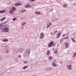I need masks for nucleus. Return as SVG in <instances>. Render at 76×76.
<instances>
[{"mask_svg":"<svg viewBox=\"0 0 76 76\" xmlns=\"http://www.w3.org/2000/svg\"><path fill=\"white\" fill-rule=\"evenodd\" d=\"M52 25L51 23L50 22L48 25H47V28H48Z\"/></svg>","mask_w":76,"mask_h":76,"instance_id":"nucleus-9","label":"nucleus"},{"mask_svg":"<svg viewBox=\"0 0 76 76\" xmlns=\"http://www.w3.org/2000/svg\"><path fill=\"white\" fill-rule=\"evenodd\" d=\"M44 34L43 33H41L40 34V39H42V38L44 37Z\"/></svg>","mask_w":76,"mask_h":76,"instance_id":"nucleus-6","label":"nucleus"},{"mask_svg":"<svg viewBox=\"0 0 76 76\" xmlns=\"http://www.w3.org/2000/svg\"><path fill=\"white\" fill-rule=\"evenodd\" d=\"M65 36H66V34H64L62 36V37H65Z\"/></svg>","mask_w":76,"mask_h":76,"instance_id":"nucleus-31","label":"nucleus"},{"mask_svg":"<svg viewBox=\"0 0 76 76\" xmlns=\"http://www.w3.org/2000/svg\"><path fill=\"white\" fill-rule=\"evenodd\" d=\"M49 60H51V57H50L49 58Z\"/></svg>","mask_w":76,"mask_h":76,"instance_id":"nucleus-32","label":"nucleus"},{"mask_svg":"<svg viewBox=\"0 0 76 76\" xmlns=\"http://www.w3.org/2000/svg\"><path fill=\"white\" fill-rule=\"evenodd\" d=\"M72 41L74 42H76L75 41V40L73 38H72Z\"/></svg>","mask_w":76,"mask_h":76,"instance_id":"nucleus-22","label":"nucleus"},{"mask_svg":"<svg viewBox=\"0 0 76 76\" xmlns=\"http://www.w3.org/2000/svg\"><path fill=\"white\" fill-rule=\"evenodd\" d=\"M54 10V9H52V10Z\"/></svg>","mask_w":76,"mask_h":76,"instance_id":"nucleus-38","label":"nucleus"},{"mask_svg":"<svg viewBox=\"0 0 76 76\" xmlns=\"http://www.w3.org/2000/svg\"><path fill=\"white\" fill-rule=\"evenodd\" d=\"M27 53H30V51H29V53L28 52Z\"/></svg>","mask_w":76,"mask_h":76,"instance_id":"nucleus-37","label":"nucleus"},{"mask_svg":"<svg viewBox=\"0 0 76 76\" xmlns=\"http://www.w3.org/2000/svg\"><path fill=\"white\" fill-rule=\"evenodd\" d=\"M25 9H23L22 10L20 11L19 12H20V13H23V12H25Z\"/></svg>","mask_w":76,"mask_h":76,"instance_id":"nucleus-11","label":"nucleus"},{"mask_svg":"<svg viewBox=\"0 0 76 76\" xmlns=\"http://www.w3.org/2000/svg\"><path fill=\"white\" fill-rule=\"evenodd\" d=\"M56 26V25H55V26Z\"/></svg>","mask_w":76,"mask_h":76,"instance_id":"nucleus-40","label":"nucleus"},{"mask_svg":"<svg viewBox=\"0 0 76 76\" xmlns=\"http://www.w3.org/2000/svg\"><path fill=\"white\" fill-rule=\"evenodd\" d=\"M54 53H55V54H57V52H55Z\"/></svg>","mask_w":76,"mask_h":76,"instance_id":"nucleus-36","label":"nucleus"},{"mask_svg":"<svg viewBox=\"0 0 76 76\" xmlns=\"http://www.w3.org/2000/svg\"><path fill=\"white\" fill-rule=\"evenodd\" d=\"M30 2H32V1H35V0H28Z\"/></svg>","mask_w":76,"mask_h":76,"instance_id":"nucleus-25","label":"nucleus"},{"mask_svg":"<svg viewBox=\"0 0 76 76\" xmlns=\"http://www.w3.org/2000/svg\"><path fill=\"white\" fill-rule=\"evenodd\" d=\"M22 3H18L17 4H15L14 5L15 6H22Z\"/></svg>","mask_w":76,"mask_h":76,"instance_id":"nucleus-4","label":"nucleus"},{"mask_svg":"<svg viewBox=\"0 0 76 76\" xmlns=\"http://www.w3.org/2000/svg\"><path fill=\"white\" fill-rule=\"evenodd\" d=\"M59 33H58L56 36V38H59L60 36H61V31H59Z\"/></svg>","mask_w":76,"mask_h":76,"instance_id":"nucleus-3","label":"nucleus"},{"mask_svg":"<svg viewBox=\"0 0 76 76\" xmlns=\"http://www.w3.org/2000/svg\"><path fill=\"white\" fill-rule=\"evenodd\" d=\"M53 41L51 42V43H49L48 44V47H53V46L55 45V43H53Z\"/></svg>","mask_w":76,"mask_h":76,"instance_id":"nucleus-2","label":"nucleus"},{"mask_svg":"<svg viewBox=\"0 0 76 76\" xmlns=\"http://www.w3.org/2000/svg\"><path fill=\"white\" fill-rule=\"evenodd\" d=\"M16 19V18H15L14 19V18L13 19V20H15Z\"/></svg>","mask_w":76,"mask_h":76,"instance_id":"nucleus-30","label":"nucleus"},{"mask_svg":"<svg viewBox=\"0 0 76 76\" xmlns=\"http://www.w3.org/2000/svg\"><path fill=\"white\" fill-rule=\"evenodd\" d=\"M25 6L26 8H27L28 7H31V6H30L29 4L28 3H27V4H26L25 5Z\"/></svg>","mask_w":76,"mask_h":76,"instance_id":"nucleus-7","label":"nucleus"},{"mask_svg":"<svg viewBox=\"0 0 76 76\" xmlns=\"http://www.w3.org/2000/svg\"><path fill=\"white\" fill-rule=\"evenodd\" d=\"M52 65L54 67H56V66H57V65L54 63H53Z\"/></svg>","mask_w":76,"mask_h":76,"instance_id":"nucleus-16","label":"nucleus"},{"mask_svg":"<svg viewBox=\"0 0 76 76\" xmlns=\"http://www.w3.org/2000/svg\"><path fill=\"white\" fill-rule=\"evenodd\" d=\"M65 44L66 45V46H65L66 48H68V46H69V45H68V43H65Z\"/></svg>","mask_w":76,"mask_h":76,"instance_id":"nucleus-13","label":"nucleus"},{"mask_svg":"<svg viewBox=\"0 0 76 76\" xmlns=\"http://www.w3.org/2000/svg\"><path fill=\"white\" fill-rule=\"evenodd\" d=\"M10 1V0H9Z\"/></svg>","mask_w":76,"mask_h":76,"instance_id":"nucleus-41","label":"nucleus"},{"mask_svg":"<svg viewBox=\"0 0 76 76\" xmlns=\"http://www.w3.org/2000/svg\"><path fill=\"white\" fill-rule=\"evenodd\" d=\"M66 67L67 68L68 70H71V68H72V65H68Z\"/></svg>","mask_w":76,"mask_h":76,"instance_id":"nucleus-5","label":"nucleus"},{"mask_svg":"<svg viewBox=\"0 0 76 76\" xmlns=\"http://www.w3.org/2000/svg\"><path fill=\"white\" fill-rule=\"evenodd\" d=\"M26 24V23L25 22L24 23H23V24L22 25V26H23V25H25Z\"/></svg>","mask_w":76,"mask_h":76,"instance_id":"nucleus-26","label":"nucleus"},{"mask_svg":"<svg viewBox=\"0 0 76 76\" xmlns=\"http://www.w3.org/2000/svg\"><path fill=\"white\" fill-rule=\"evenodd\" d=\"M3 41H4V42H6V41H8V39H4L3 40Z\"/></svg>","mask_w":76,"mask_h":76,"instance_id":"nucleus-17","label":"nucleus"},{"mask_svg":"<svg viewBox=\"0 0 76 76\" xmlns=\"http://www.w3.org/2000/svg\"><path fill=\"white\" fill-rule=\"evenodd\" d=\"M57 32V31H55V32H54V34H56V33Z\"/></svg>","mask_w":76,"mask_h":76,"instance_id":"nucleus-29","label":"nucleus"},{"mask_svg":"<svg viewBox=\"0 0 76 76\" xmlns=\"http://www.w3.org/2000/svg\"><path fill=\"white\" fill-rule=\"evenodd\" d=\"M4 26V25L3 26L1 25V24H0V29H1H1H2L3 28Z\"/></svg>","mask_w":76,"mask_h":76,"instance_id":"nucleus-14","label":"nucleus"},{"mask_svg":"<svg viewBox=\"0 0 76 76\" xmlns=\"http://www.w3.org/2000/svg\"><path fill=\"white\" fill-rule=\"evenodd\" d=\"M35 13H36V15H41V12L37 11H35Z\"/></svg>","mask_w":76,"mask_h":76,"instance_id":"nucleus-10","label":"nucleus"},{"mask_svg":"<svg viewBox=\"0 0 76 76\" xmlns=\"http://www.w3.org/2000/svg\"><path fill=\"white\" fill-rule=\"evenodd\" d=\"M64 39H69V37H65L64 38H63Z\"/></svg>","mask_w":76,"mask_h":76,"instance_id":"nucleus-18","label":"nucleus"},{"mask_svg":"<svg viewBox=\"0 0 76 76\" xmlns=\"http://www.w3.org/2000/svg\"><path fill=\"white\" fill-rule=\"evenodd\" d=\"M50 51L48 50V51L47 55V56H49V54H50Z\"/></svg>","mask_w":76,"mask_h":76,"instance_id":"nucleus-21","label":"nucleus"},{"mask_svg":"<svg viewBox=\"0 0 76 76\" xmlns=\"http://www.w3.org/2000/svg\"><path fill=\"white\" fill-rule=\"evenodd\" d=\"M26 67H28V66H24L23 68V69H26Z\"/></svg>","mask_w":76,"mask_h":76,"instance_id":"nucleus-24","label":"nucleus"},{"mask_svg":"<svg viewBox=\"0 0 76 76\" xmlns=\"http://www.w3.org/2000/svg\"><path fill=\"white\" fill-rule=\"evenodd\" d=\"M9 51L7 50L6 52V53H9Z\"/></svg>","mask_w":76,"mask_h":76,"instance_id":"nucleus-28","label":"nucleus"},{"mask_svg":"<svg viewBox=\"0 0 76 76\" xmlns=\"http://www.w3.org/2000/svg\"><path fill=\"white\" fill-rule=\"evenodd\" d=\"M12 10H13L14 11H16L17 10L16 8L15 7H12Z\"/></svg>","mask_w":76,"mask_h":76,"instance_id":"nucleus-12","label":"nucleus"},{"mask_svg":"<svg viewBox=\"0 0 76 76\" xmlns=\"http://www.w3.org/2000/svg\"><path fill=\"white\" fill-rule=\"evenodd\" d=\"M5 19H6V18H5V17H4L3 18L1 19V21H3V20H4Z\"/></svg>","mask_w":76,"mask_h":76,"instance_id":"nucleus-19","label":"nucleus"},{"mask_svg":"<svg viewBox=\"0 0 76 76\" xmlns=\"http://www.w3.org/2000/svg\"><path fill=\"white\" fill-rule=\"evenodd\" d=\"M10 14L12 15V14H14V11L12 9L11 10H10Z\"/></svg>","mask_w":76,"mask_h":76,"instance_id":"nucleus-8","label":"nucleus"},{"mask_svg":"<svg viewBox=\"0 0 76 76\" xmlns=\"http://www.w3.org/2000/svg\"><path fill=\"white\" fill-rule=\"evenodd\" d=\"M76 52H75L74 53L73 56V57H76Z\"/></svg>","mask_w":76,"mask_h":76,"instance_id":"nucleus-23","label":"nucleus"},{"mask_svg":"<svg viewBox=\"0 0 76 76\" xmlns=\"http://www.w3.org/2000/svg\"><path fill=\"white\" fill-rule=\"evenodd\" d=\"M63 6L64 7H67V4H64L63 5Z\"/></svg>","mask_w":76,"mask_h":76,"instance_id":"nucleus-20","label":"nucleus"},{"mask_svg":"<svg viewBox=\"0 0 76 76\" xmlns=\"http://www.w3.org/2000/svg\"><path fill=\"white\" fill-rule=\"evenodd\" d=\"M52 22H55V20H52Z\"/></svg>","mask_w":76,"mask_h":76,"instance_id":"nucleus-34","label":"nucleus"},{"mask_svg":"<svg viewBox=\"0 0 76 76\" xmlns=\"http://www.w3.org/2000/svg\"><path fill=\"white\" fill-rule=\"evenodd\" d=\"M28 63V62H27L26 61H25L24 62V63L25 64H26V63Z\"/></svg>","mask_w":76,"mask_h":76,"instance_id":"nucleus-27","label":"nucleus"},{"mask_svg":"<svg viewBox=\"0 0 76 76\" xmlns=\"http://www.w3.org/2000/svg\"><path fill=\"white\" fill-rule=\"evenodd\" d=\"M76 4V3H74L73 4V5H74H74H75Z\"/></svg>","mask_w":76,"mask_h":76,"instance_id":"nucleus-33","label":"nucleus"},{"mask_svg":"<svg viewBox=\"0 0 76 76\" xmlns=\"http://www.w3.org/2000/svg\"><path fill=\"white\" fill-rule=\"evenodd\" d=\"M1 31L3 32H7L9 31V28L7 27L6 28V26L4 25V27L2 28H1Z\"/></svg>","mask_w":76,"mask_h":76,"instance_id":"nucleus-1","label":"nucleus"},{"mask_svg":"<svg viewBox=\"0 0 76 76\" xmlns=\"http://www.w3.org/2000/svg\"><path fill=\"white\" fill-rule=\"evenodd\" d=\"M5 11H6V10H4L2 11L0 10V13H4V12H5Z\"/></svg>","mask_w":76,"mask_h":76,"instance_id":"nucleus-15","label":"nucleus"},{"mask_svg":"<svg viewBox=\"0 0 76 76\" xmlns=\"http://www.w3.org/2000/svg\"><path fill=\"white\" fill-rule=\"evenodd\" d=\"M30 50H29V51H30Z\"/></svg>","mask_w":76,"mask_h":76,"instance_id":"nucleus-39","label":"nucleus"},{"mask_svg":"<svg viewBox=\"0 0 76 76\" xmlns=\"http://www.w3.org/2000/svg\"><path fill=\"white\" fill-rule=\"evenodd\" d=\"M21 57V56H18V57Z\"/></svg>","mask_w":76,"mask_h":76,"instance_id":"nucleus-35","label":"nucleus"}]
</instances>
